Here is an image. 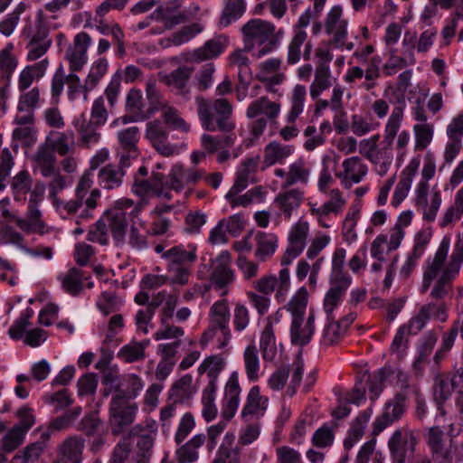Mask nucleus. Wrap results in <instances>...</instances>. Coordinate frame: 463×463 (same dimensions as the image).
Wrapping results in <instances>:
<instances>
[{"label": "nucleus", "instance_id": "nucleus-42", "mask_svg": "<svg viewBox=\"0 0 463 463\" xmlns=\"http://www.w3.org/2000/svg\"><path fill=\"white\" fill-rule=\"evenodd\" d=\"M73 124L81 143L89 146L99 142L100 134L98 132V128H100L99 126H96L90 120L88 121L84 115L75 118Z\"/></svg>", "mask_w": 463, "mask_h": 463}, {"label": "nucleus", "instance_id": "nucleus-17", "mask_svg": "<svg viewBox=\"0 0 463 463\" xmlns=\"http://www.w3.org/2000/svg\"><path fill=\"white\" fill-rule=\"evenodd\" d=\"M315 321L313 309H309L307 317L291 319L289 336L293 345L303 347L311 342L316 331Z\"/></svg>", "mask_w": 463, "mask_h": 463}, {"label": "nucleus", "instance_id": "nucleus-30", "mask_svg": "<svg viewBox=\"0 0 463 463\" xmlns=\"http://www.w3.org/2000/svg\"><path fill=\"white\" fill-rule=\"evenodd\" d=\"M294 151L295 146L292 145H284L277 141L269 143L264 148V159L261 169L265 170L277 163L283 164Z\"/></svg>", "mask_w": 463, "mask_h": 463}, {"label": "nucleus", "instance_id": "nucleus-13", "mask_svg": "<svg viewBox=\"0 0 463 463\" xmlns=\"http://www.w3.org/2000/svg\"><path fill=\"white\" fill-rule=\"evenodd\" d=\"M407 407V395L403 392H397L392 399L386 402L383 411L373 422V432L379 434L388 426L399 420Z\"/></svg>", "mask_w": 463, "mask_h": 463}, {"label": "nucleus", "instance_id": "nucleus-45", "mask_svg": "<svg viewBox=\"0 0 463 463\" xmlns=\"http://www.w3.org/2000/svg\"><path fill=\"white\" fill-rule=\"evenodd\" d=\"M391 369L381 367L373 374H368L365 380L366 391L368 390L369 398L372 402H375L384 389V382L389 377Z\"/></svg>", "mask_w": 463, "mask_h": 463}, {"label": "nucleus", "instance_id": "nucleus-39", "mask_svg": "<svg viewBox=\"0 0 463 463\" xmlns=\"http://www.w3.org/2000/svg\"><path fill=\"white\" fill-rule=\"evenodd\" d=\"M155 423L150 424L151 430L147 433L138 435L137 450L133 451L134 456L139 462L149 463L153 453V447L156 436Z\"/></svg>", "mask_w": 463, "mask_h": 463}, {"label": "nucleus", "instance_id": "nucleus-5", "mask_svg": "<svg viewBox=\"0 0 463 463\" xmlns=\"http://www.w3.org/2000/svg\"><path fill=\"white\" fill-rule=\"evenodd\" d=\"M230 321L231 311L228 300L223 298L215 301L210 307L209 326L202 335L200 345L204 348L219 331L221 336L217 339L218 349L227 346L232 339Z\"/></svg>", "mask_w": 463, "mask_h": 463}, {"label": "nucleus", "instance_id": "nucleus-16", "mask_svg": "<svg viewBox=\"0 0 463 463\" xmlns=\"http://www.w3.org/2000/svg\"><path fill=\"white\" fill-rule=\"evenodd\" d=\"M146 137L152 146L164 156H172L179 152L176 145L167 141V127L160 120L150 121L146 124Z\"/></svg>", "mask_w": 463, "mask_h": 463}, {"label": "nucleus", "instance_id": "nucleus-31", "mask_svg": "<svg viewBox=\"0 0 463 463\" xmlns=\"http://www.w3.org/2000/svg\"><path fill=\"white\" fill-rule=\"evenodd\" d=\"M83 271L78 268H71L67 272L58 275L62 290L71 297H79L84 290Z\"/></svg>", "mask_w": 463, "mask_h": 463}, {"label": "nucleus", "instance_id": "nucleus-26", "mask_svg": "<svg viewBox=\"0 0 463 463\" xmlns=\"http://www.w3.org/2000/svg\"><path fill=\"white\" fill-rule=\"evenodd\" d=\"M328 281L329 288L324 297L323 309L326 315V320H334V311L342 304L352 283Z\"/></svg>", "mask_w": 463, "mask_h": 463}, {"label": "nucleus", "instance_id": "nucleus-27", "mask_svg": "<svg viewBox=\"0 0 463 463\" xmlns=\"http://www.w3.org/2000/svg\"><path fill=\"white\" fill-rule=\"evenodd\" d=\"M226 47V37L220 35L207 41L202 47L194 50L193 52L188 54L186 60L199 62L205 60L214 59L224 52Z\"/></svg>", "mask_w": 463, "mask_h": 463}, {"label": "nucleus", "instance_id": "nucleus-28", "mask_svg": "<svg viewBox=\"0 0 463 463\" xmlns=\"http://www.w3.org/2000/svg\"><path fill=\"white\" fill-rule=\"evenodd\" d=\"M330 199L325 202L321 206L313 205L310 208V213L317 218L318 223H321V217L327 216L331 213L338 215L341 213L346 204L343 193L338 189H332L327 194Z\"/></svg>", "mask_w": 463, "mask_h": 463}, {"label": "nucleus", "instance_id": "nucleus-2", "mask_svg": "<svg viewBox=\"0 0 463 463\" xmlns=\"http://www.w3.org/2000/svg\"><path fill=\"white\" fill-rule=\"evenodd\" d=\"M93 180L90 173H84L79 180L74 198L69 201L56 199L55 210L62 219L75 218L76 223L94 217V211L100 198V191L91 189Z\"/></svg>", "mask_w": 463, "mask_h": 463}, {"label": "nucleus", "instance_id": "nucleus-36", "mask_svg": "<svg viewBox=\"0 0 463 463\" xmlns=\"http://www.w3.org/2000/svg\"><path fill=\"white\" fill-rule=\"evenodd\" d=\"M345 249L338 247L334 250L332 254L331 271L328 280L353 283L352 276L345 269Z\"/></svg>", "mask_w": 463, "mask_h": 463}, {"label": "nucleus", "instance_id": "nucleus-21", "mask_svg": "<svg viewBox=\"0 0 463 463\" xmlns=\"http://www.w3.org/2000/svg\"><path fill=\"white\" fill-rule=\"evenodd\" d=\"M203 173L195 168H184L182 165H175L169 175L168 189L175 192L182 191L186 185L194 184L203 178Z\"/></svg>", "mask_w": 463, "mask_h": 463}, {"label": "nucleus", "instance_id": "nucleus-48", "mask_svg": "<svg viewBox=\"0 0 463 463\" xmlns=\"http://www.w3.org/2000/svg\"><path fill=\"white\" fill-rule=\"evenodd\" d=\"M144 383L142 379L135 374H128L124 381L115 389L113 395H119L127 401L131 402L137 398L143 390Z\"/></svg>", "mask_w": 463, "mask_h": 463}, {"label": "nucleus", "instance_id": "nucleus-25", "mask_svg": "<svg viewBox=\"0 0 463 463\" xmlns=\"http://www.w3.org/2000/svg\"><path fill=\"white\" fill-rule=\"evenodd\" d=\"M344 171L336 175L342 180L345 188L360 183L368 172L367 165L358 156H352L343 161Z\"/></svg>", "mask_w": 463, "mask_h": 463}, {"label": "nucleus", "instance_id": "nucleus-44", "mask_svg": "<svg viewBox=\"0 0 463 463\" xmlns=\"http://www.w3.org/2000/svg\"><path fill=\"white\" fill-rule=\"evenodd\" d=\"M56 157L52 149L41 146L34 156L35 168L44 177H51L57 171L55 167Z\"/></svg>", "mask_w": 463, "mask_h": 463}, {"label": "nucleus", "instance_id": "nucleus-4", "mask_svg": "<svg viewBox=\"0 0 463 463\" xmlns=\"http://www.w3.org/2000/svg\"><path fill=\"white\" fill-rule=\"evenodd\" d=\"M275 25L259 18L250 19L241 27L244 51L252 52V56L260 59L277 48Z\"/></svg>", "mask_w": 463, "mask_h": 463}, {"label": "nucleus", "instance_id": "nucleus-29", "mask_svg": "<svg viewBox=\"0 0 463 463\" xmlns=\"http://www.w3.org/2000/svg\"><path fill=\"white\" fill-rule=\"evenodd\" d=\"M75 145V136L72 130L63 132L51 131L46 137L45 146L52 149V153L64 156L72 151Z\"/></svg>", "mask_w": 463, "mask_h": 463}, {"label": "nucleus", "instance_id": "nucleus-34", "mask_svg": "<svg viewBox=\"0 0 463 463\" xmlns=\"http://www.w3.org/2000/svg\"><path fill=\"white\" fill-rule=\"evenodd\" d=\"M13 44H8L0 52V92L7 94L11 77L17 66L16 59L12 55Z\"/></svg>", "mask_w": 463, "mask_h": 463}, {"label": "nucleus", "instance_id": "nucleus-46", "mask_svg": "<svg viewBox=\"0 0 463 463\" xmlns=\"http://www.w3.org/2000/svg\"><path fill=\"white\" fill-rule=\"evenodd\" d=\"M308 303V292L306 287H300L283 308L290 314L291 319L306 317Z\"/></svg>", "mask_w": 463, "mask_h": 463}, {"label": "nucleus", "instance_id": "nucleus-64", "mask_svg": "<svg viewBox=\"0 0 463 463\" xmlns=\"http://www.w3.org/2000/svg\"><path fill=\"white\" fill-rule=\"evenodd\" d=\"M232 317L233 329L236 333L243 332L250 325V311L248 307L241 302L235 304Z\"/></svg>", "mask_w": 463, "mask_h": 463}, {"label": "nucleus", "instance_id": "nucleus-63", "mask_svg": "<svg viewBox=\"0 0 463 463\" xmlns=\"http://www.w3.org/2000/svg\"><path fill=\"white\" fill-rule=\"evenodd\" d=\"M335 440V432L331 426L323 424L313 434L312 444L319 449L329 448Z\"/></svg>", "mask_w": 463, "mask_h": 463}, {"label": "nucleus", "instance_id": "nucleus-37", "mask_svg": "<svg viewBox=\"0 0 463 463\" xmlns=\"http://www.w3.org/2000/svg\"><path fill=\"white\" fill-rule=\"evenodd\" d=\"M149 344V339L131 341L118 350V358L127 364L142 361L146 358V349Z\"/></svg>", "mask_w": 463, "mask_h": 463}, {"label": "nucleus", "instance_id": "nucleus-55", "mask_svg": "<svg viewBox=\"0 0 463 463\" xmlns=\"http://www.w3.org/2000/svg\"><path fill=\"white\" fill-rule=\"evenodd\" d=\"M246 8V3H223L219 25L223 28L228 27L242 17Z\"/></svg>", "mask_w": 463, "mask_h": 463}, {"label": "nucleus", "instance_id": "nucleus-51", "mask_svg": "<svg viewBox=\"0 0 463 463\" xmlns=\"http://www.w3.org/2000/svg\"><path fill=\"white\" fill-rule=\"evenodd\" d=\"M20 227L27 232L43 234L45 222L42 219V213L38 205H28L26 218L19 222Z\"/></svg>", "mask_w": 463, "mask_h": 463}, {"label": "nucleus", "instance_id": "nucleus-57", "mask_svg": "<svg viewBox=\"0 0 463 463\" xmlns=\"http://www.w3.org/2000/svg\"><path fill=\"white\" fill-rule=\"evenodd\" d=\"M33 310L27 307L21 311L19 317L14 320V324L8 329V335L13 340H21L26 334V328L30 325V319L33 317Z\"/></svg>", "mask_w": 463, "mask_h": 463}, {"label": "nucleus", "instance_id": "nucleus-35", "mask_svg": "<svg viewBox=\"0 0 463 463\" xmlns=\"http://www.w3.org/2000/svg\"><path fill=\"white\" fill-rule=\"evenodd\" d=\"M203 433L193 436L187 442L178 448L175 457L178 463H193L199 458L198 449L205 442Z\"/></svg>", "mask_w": 463, "mask_h": 463}, {"label": "nucleus", "instance_id": "nucleus-22", "mask_svg": "<svg viewBox=\"0 0 463 463\" xmlns=\"http://www.w3.org/2000/svg\"><path fill=\"white\" fill-rule=\"evenodd\" d=\"M120 147V163L123 166H130L131 160L137 159L139 151L137 143L139 139V128L137 127H129L122 129L118 134Z\"/></svg>", "mask_w": 463, "mask_h": 463}, {"label": "nucleus", "instance_id": "nucleus-15", "mask_svg": "<svg viewBox=\"0 0 463 463\" xmlns=\"http://www.w3.org/2000/svg\"><path fill=\"white\" fill-rule=\"evenodd\" d=\"M194 71L192 66H179L165 76L164 82L175 96L188 101L191 99L190 80Z\"/></svg>", "mask_w": 463, "mask_h": 463}, {"label": "nucleus", "instance_id": "nucleus-47", "mask_svg": "<svg viewBox=\"0 0 463 463\" xmlns=\"http://www.w3.org/2000/svg\"><path fill=\"white\" fill-rule=\"evenodd\" d=\"M193 377L190 374L182 376L175 382L169 390V399L174 403L187 402L193 396L194 392L192 389Z\"/></svg>", "mask_w": 463, "mask_h": 463}, {"label": "nucleus", "instance_id": "nucleus-6", "mask_svg": "<svg viewBox=\"0 0 463 463\" xmlns=\"http://www.w3.org/2000/svg\"><path fill=\"white\" fill-rule=\"evenodd\" d=\"M131 199L122 198L115 203V207L109 211L106 219L109 227L116 241L124 239L126 228L128 224V218L131 221L138 219V215L143 210V203H137L135 207Z\"/></svg>", "mask_w": 463, "mask_h": 463}, {"label": "nucleus", "instance_id": "nucleus-32", "mask_svg": "<svg viewBox=\"0 0 463 463\" xmlns=\"http://www.w3.org/2000/svg\"><path fill=\"white\" fill-rule=\"evenodd\" d=\"M304 199V192L300 189H289L279 193L274 203L285 219H289L294 211L298 210Z\"/></svg>", "mask_w": 463, "mask_h": 463}, {"label": "nucleus", "instance_id": "nucleus-33", "mask_svg": "<svg viewBox=\"0 0 463 463\" xmlns=\"http://www.w3.org/2000/svg\"><path fill=\"white\" fill-rule=\"evenodd\" d=\"M119 162L118 165L109 164L100 168L98 174L99 184L107 190H112L119 187L123 183L125 176V168Z\"/></svg>", "mask_w": 463, "mask_h": 463}, {"label": "nucleus", "instance_id": "nucleus-18", "mask_svg": "<svg viewBox=\"0 0 463 463\" xmlns=\"http://www.w3.org/2000/svg\"><path fill=\"white\" fill-rule=\"evenodd\" d=\"M426 444L430 448L434 460L451 463L454 457L453 445L444 440V432L439 426L430 427L424 434Z\"/></svg>", "mask_w": 463, "mask_h": 463}, {"label": "nucleus", "instance_id": "nucleus-23", "mask_svg": "<svg viewBox=\"0 0 463 463\" xmlns=\"http://www.w3.org/2000/svg\"><path fill=\"white\" fill-rule=\"evenodd\" d=\"M162 259L172 267H190L197 260V247L194 243L186 246L175 245L163 253Z\"/></svg>", "mask_w": 463, "mask_h": 463}, {"label": "nucleus", "instance_id": "nucleus-19", "mask_svg": "<svg viewBox=\"0 0 463 463\" xmlns=\"http://www.w3.org/2000/svg\"><path fill=\"white\" fill-rule=\"evenodd\" d=\"M260 157L259 156L245 159L236 172L235 181L228 191V196L239 194L245 190L250 183H255V175L259 168Z\"/></svg>", "mask_w": 463, "mask_h": 463}, {"label": "nucleus", "instance_id": "nucleus-53", "mask_svg": "<svg viewBox=\"0 0 463 463\" xmlns=\"http://www.w3.org/2000/svg\"><path fill=\"white\" fill-rule=\"evenodd\" d=\"M310 170L306 166V163L302 159H298L288 166V182L282 183V188H288L294 184H307Z\"/></svg>", "mask_w": 463, "mask_h": 463}, {"label": "nucleus", "instance_id": "nucleus-10", "mask_svg": "<svg viewBox=\"0 0 463 463\" xmlns=\"http://www.w3.org/2000/svg\"><path fill=\"white\" fill-rule=\"evenodd\" d=\"M136 402L127 401L119 395H113L109 404V422L112 434L118 435L130 426L137 412Z\"/></svg>", "mask_w": 463, "mask_h": 463}, {"label": "nucleus", "instance_id": "nucleus-24", "mask_svg": "<svg viewBox=\"0 0 463 463\" xmlns=\"http://www.w3.org/2000/svg\"><path fill=\"white\" fill-rule=\"evenodd\" d=\"M302 46H304L303 58L305 61H309L311 59L312 44L310 41H307V32L293 29V36L288 46L287 62L288 65H295L300 61Z\"/></svg>", "mask_w": 463, "mask_h": 463}, {"label": "nucleus", "instance_id": "nucleus-7", "mask_svg": "<svg viewBox=\"0 0 463 463\" xmlns=\"http://www.w3.org/2000/svg\"><path fill=\"white\" fill-rule=\"evenodd\" d=\"M419 443L417 433L410 429H397L388 440V448L393 463H408L414 456Z\"/></svg>", "mask_w": 463, "mask_h": 463}, {"label": "nucleus", "instance_id": "nucleus-58", "mask_svg": "<svg viewBox=\"0 0 463 463\" xmlns=\"http://www.w3.org/2000/svg\"><path fill=\"white\" fill-rule=\"evenodd\" d=\"M203 26L201 24L194 23L184 26L180 31L175 33L173 36L167 39V43L165 47H169L171 44L175 46L182 45L188 43L194 38L197 34L202 33Z\"/></svg>", "mask_w": 463, "mask_h": 463}, {"label": "nucleus", "instance_id": "nucleus-40", "mask_svg": "<svg viewBox=\"0 0 463 463\" xmlns=\"http://www.w3.org/2000/svg\"><path fill=\"white\" fill-rule=\"evenodd\" d=\"M83 448L84 439L82 438L77 436L67 438L60 449L61 459L66 463H80Z\"/></svg>", "mask_w": 463, "mask_h": 463}, {"label": "nucleus", "instance_id": "nucleus-41", "mask_svg": "<svg viewBox=\"0 0 463 463\" xmlns=\"http://www.w3.org/2000/svg\"><path fill=\"white\" fill-rule=\"evenodd\" d=\"M280 106L276 102L270 101L266 97H260L253 100L248 107L246 115L250 118H257L264 114L269 119L276 118L279 113Z\"/></svg>", "mask_w": 463, "mask_h": 463}, {"label": "nucleus", "instance_id": "nucleus-20", "mask_svg": "<svg viewBox=\"0 0 463 463\" xmlns=\"http://www.w3.org/2000/svg\"><path fill=\"white\" fill-rule=\"evenodd\" d=\"M241 387L239 383V374L232 372L225 384L224 401L222 408V417L226 420H231L240 405Z\"/></svg>", "mask_w": 463, "mask_h": 463}, {"label": "nucleus", "instance_id": "nucleus-9", "mask_svg": "<svg viewBox=\"0 0 463 463\" xmlns=\"http://www.w3.org/2000/svg\"><path fill=\"white\" fill-rule=\"evenodd\" d=\"M167 185L168 179L165 175L153 172L151 179H141L135 175L131 191L141 199L138 203H143L144 207L147 203L146 199L149 195L171 200L172 193Z\"/></svg>", "mask_w": 463, "mask_h": 463}, {"label": "nucleus", "instance_id": "nucleus-61", "mask_svg": "<svg viewBox=\"0 0 463 463\" xmlns=\"http://www.w3.org/2000/svg\"><path fill=\"white\" fill-rule=\"evenodd\" d=\"M25 435L19 428L12 427L1 439V449L5 453L13 452L24 442Z\"/></svg>", "mask_w": 463, "mask_h": 463}, {"label": "nucleus", "instance_id": "nucleus-50", "mask_svg": "<svg viewBox=\"0 0 463 463\" xmlns=\"http://www.w3.org/2000/svg\"><path fill=\"white\" fill-rule=\"evenodd\" d=\"M306 96L307 89L304 85L297 84L293 88L289 98L290 109L287 114L288 123H295L302 114L305 108Z\"/></svg>", "mask_w": 463, "mask_h": 463}, {"label": "nucleus", "instance_id": "nucleus-12", "mask_svg": "<svg viewBox=\"0 0 463 463\" xmlns=\"http://www.w3.org/2000/svg\"><path fill=\"white\" fill-rule=\"evenodd\" d=\"M256 292L270 295L276 292V299L279 303L284 302L290 289V274L288 268H282L279 272V278L275 275L263 276L253 284Z\"/></svg>", "mask_w": 463, "mask_h": 463}, {"label": "nucleus", "instance_id": "nucleus-3", "mask_svg": "<svg viewBox=\"0 0 463 463\" xmlns=\"http://www.w3.org/2000/svg\"><path fill=\"white\" fill-rule=\"evenodd\" d=\"M197 115L202 128L206 131L232 133L235 123L232 119V106L226 99L195 98Z\"/></svg>", "mask_w": 463, "mask_h": 463}, {"label": "nucleus", "instance_id": "nucleus-11", "mask_svg": "<svg viewBox=\"0 0 463 463\" xmlns=\"http://www.w3.org/2000/svg\"><path fill=\"white\" fill-rule=\"evenodd\" d=\"M235 279L234 270L231 266V254L227 250H222L213 260L210 274L211 284L215 290H220V296L224 298Z\"/></svg>", "mask_w": 463, "mask_h": 463}, {"label": "nucleus", "instance_id": "nucleus-59", "mask_svg": "<svg viewBox=\"0 0 463 463\" xmlns=\"http://www.w3.org/2000/svg\"><path fill=\"white\" fill-rule=\"evenodd\" d=\"M33 180L27 171L19 172L14 178L11 188L15 201H25L31 191Z\"/></svg>", "mask_w": 463, "mask_h": 463}, {"label": "nucleus", "instance_id": "nucleus-60", "mask_svg": "<svg viewBox=\"0 0 463 463\" xmlns=\"http://www.w3.org/2000/svg\"><path fill=\"white\" fill-rule=\"evenodd\" d=\"M260 348L265 361H272L277 354L276 336L273 328L265 326L260 339Z\"/></svg>", "mask_w": 463, "mask_h": 463}, {"label": "nucleus", "instance_id": "nucleus-54", "mask_svg": "<svg viewBox=\"0 0 463 463\" xmlns=\"http://www.w3.org/2000/svg\"><path fill=\"white\" fill-rule=\"evenodd\" d=\"M235 139L233 133H226L224 137H213L204 133L201 137V145L206 153L213 154L218 149L233 146Z\"/></svg>", "mask_w": 463, "mask_h": 463}, {"label": "nucleus", "instance_id": "nucleus-62", "mask_svg": "<svg viewBox=\"0 0 463 463\" xmlns=\"http://www.w3.org/2000/svg\"><path fill=\"white\" fill-rule=\"evenodd\" d=\"M109 231L106 222L101 218L92 224L88 232L87 240L89 241L107 245L109 243Z\"/></svg>", "mask_w": 463, "mask_h": 463}, {"label": "nucleus", "instance_id": "nucleus-8", "mask_svg": "<svg viewBox=\"0 0 463 463\" xmlns=\"http://www.w3.org/2000/svg\"><path fill=\"white\" fill-rule=\"evenodd\" d=\"M405 103L395 106L385 124L383 142L387 146L373 151L368 157L372 162L392 163V145L402 126L404 116Z\"/></svg>", "mask_w": 463, "mask_h": 463}, {"label": "nucleus", "instance_id": "nucleus-14", "mask_svg": "<svg viewBox=\"0 0 463 463\" xmlns=\"http://www.w3.org/2000/svg\"><path fill=\"white\" fill-rule=\"evenodd\" d=\"M348 20L344 18L343 7L334 5L328 11L324 21V30L327 35L332 36V43L336 48H342L347 38Z\"/></svg>", "mask_w": 463, "mask_h": 463}, {"label": "nucleus", "instance_id": "nucleus-43", "mask_svg": "<svg viewBox=\"0 0 463 463\" xmlns=\"http://www.w3.org/2000/svg\"><path fill=\"white\" fill-rule=\"evenodd\" d=\"M427 244V240L416 238L411 251L408 253L406 260L400 269L399 276L402 279H407L411 275L418 264V260L424 254Z\"/></svg>", "mask_w": 463, "mask_h": 463}, {"label": "nucleus", "instance_id": "nucleus-49", "mask_svg": "<svg viewBox=\"0 0 463 463\" xmlns=\"http://www.w3.org/2000/svg\"><path fill=\"white\" fill-rule=\"evenodd\" d=\"M268 398L260 395V389L258 385L252 386L247 395L246 402L241 411V417L247 420L248 416L257 414L260 410H266Z\"/></svg>", "mask_w": 463, "mask_h": 463}, {"label": "nucleus", "instance_id": "nucleus-56", "mask_svg": "<svg viewBox=\"0 0 463 463\" xmlns=\"http://www.w3.org/2000/svg\"><path fill=\"white\" fill-rule=\"evenodd\" d=\"M245 372L249 381L256 382L260 378V359L255 345H248L243 353Z\"/></svg>", "mask_w": 463, "mask_h": 463}, {"label": "nucleus", "instance_id": "nucleus-52", "mask_svg": "<svg viewBox=\"0 0 463 463\" xmlns=\"http://www.w3.org/2000/svg\"><path fill=\"white\" fill-rule=\"evenodd\" d=\"M333 85L330 69L316 68L315 78L309 88V94L313 100L317 99L320 95Z\"/></svg>", "mask_w": 463, "mask_h": 463}, {"label": "nucleus", "instance_id": "nucleus-38", "mask_svg": "<svg viewBox=\"0 0 463 463\" xmlns=\"http://www.w3.org/2000/svg\"><path fill=\"white\" fill-rule=\"evenodd\" d=\"M255 257L261 261H266L273 256L278 249V236L274 233L259 232L256 236Z\"/></svg>", "mask_w": 463, "mask_h": 463}, {"label": "nucleus", "instance_id": "nucleus-1", "mask_svg": "<svg viewBox=\"0 0 463 463\" xmlns=\"http://www.w3.org/2000/svg\"><path fill=\"white\" fill-rule=\"evenodd\" d=\"M449 250V240L443 239L433 257H429L423 266L421 292L428 291L434 280V287L430 291L433 298H445L452 288V283L458 277L463 263V239L455 243V248L446 263Z\"/></svg>", "mask_w": 463, "mask_h": 463}]
</instances>
